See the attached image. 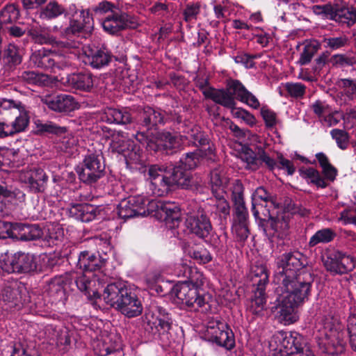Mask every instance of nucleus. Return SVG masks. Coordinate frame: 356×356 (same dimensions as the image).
Segmentation results:
<instances>
[{
	"instance_id": "7",
	"label": "nucleus",
	"mask_w": 356,
	"mask_h": 356,
	"mask_svg": "<svg viewBox=\"0 0 356 356\" xmlns=\"http://www.w3.org/2000/svg\"><path fill=\"white\" fill-rule=\"evenodd\" d=\"M202 284L192 280L189 282H179L172 287V296L177 298L178 304L197 310L207 303L204 296H200L197 291V287Z\"/></svg>"
},
{
	"instance_id": "22",
	"label": "nucleus",
	"mask_w": 356,
	"mask_h": 356,
	"mask_svg": "<svg viewBox=\"0 0 356 356\" xmlns=\"http://www.w3.org/2000/svg\"><path fill=\"white\" fill-rule=\"evenodd\" d=\"M69 213L72 217L82 222H88L102 217L104 214L101 206L90 204H72L69 208Z\"/></svg>"
},
{
	"instance_id": "13",
	"label": "nucleus",
	"mask_w": 356,
	"mask_h": 356,
	"mask_svg": "<svg viewBox=\"0 0 356 356\" xmlns=\"http://www.w3.org/2000/svg\"><path fill=\"white\" fill-rule=\"evenodd\" d=\"M325 269L333 275H343L352 271L356 259L341 251H334L323 259Z\"/></svg>"
},
{
	"instance_id": "30",
	"label": "nucleus",
	"mask_w": 356,
	"mask_h": 356,
	"mask_svg": "<svg viewBox=\"0 0 356 356\" xmlns=\"http://www.w3.org/2000/svg\"><path fill=\"white\" fill-rule=\"evenodd\" d=\"M48 108L55 112L68 113L77 108L75 99L69 95L60 94L47 99L45 102Z\"/></svg>"
},
{
	"instance_id": "55",
	"label": "nucleus",
	"mask_w": 356,
	"mask_h": 356,
	"mask_svg": "<svg viewBox=\"0 0 356 356\" xmlns=\"http://www.w3.org/2000/svg\"><path fill=\"white\" fill-rule=\"evenodd\" d=\"M80 24L83 29V36L86 38L90 35L94 29V22L92 14L89 10H82L80 13Z\"/></svg>"
},
{
	"instance_id": "43",
	"label": "nucleus",
	"mask_w": 356,
	"mask_h": 356,
	"mask_svg": "<svg viewBox=\"0 0 356 356\" xmlns=\"http://www.w3.org/2000/svg\"><path fill=\"white\" fill-rule=\"evenodd\" d=\"M337 236L336 232L332 228H323L317 231L309 239L308 245L315 247L319 243H328L332 242Z\"/></svg>"
},
{
	"instance_id": "39",
	"label": "nucleus",
	"mask_w": 356,
	"mask_h": 356,
	"mask_svg": "<svg viewBox=\"0 0 356 356\" xmlns=\"http://www.w3.org/2000/svg\"><path fill=\"white\" fill-rule=\"evenodd\" d=\"M103 119L108 123L127 124L131 122V115L119 109L108 108L105 110Z\"/></svg>"
},
{
	"instance_id": "61",
	"label": "nucleus",
	"mask_w": 356,
	"mask_h": 356,
	"mask_svg": "<svg viewBox=\"0 0 356 356\" xmlns=\"http://www.w3.org/2000/svg\"><path fill=\"white\" fill-rule=\"evenodd\" d=\"M241 158L247 163L249 168L254 170L258 169V154L257 155L250 148H245L241 154Z\"/></svg>"
},
{
	"instance_id": "50",
	"label": "nucleus",
	"mask_w": 356,
	"mask_h": 356,
	"mask_svg": "<svg viewBox=\"0 0 356 356\" xmlns=\"http://www.w3.org/2000/svg\"><path fill=\"white\" fill-rule=\"evenodd\" d=\"M200 161V154L197 152H192L184 154L177 163L188 171L195 169L199 165Z\"/></svg>"
},
{
	"instance_id": "10",
	"label": "nucleus",
	"mask_w": 356,
	"mask_h": 356,
	"mask_svg": "<svg viewBox=\"0 0 356 356\" xmlns=\"http://www.w3.org/2000/svg\"><path fill=\"white\" fill-rule=\"evenodd\" d=\"M307 264V257L299 251L285 252L276 259V270L273 280L280 279L284 275L292 273L293 275H299L298 271Z\"/></svg>"
},
{
	"instance_id": "45",
	"label": "nucleus",
	"mask_w": 356,
	"mask_h": 356,
	"mask_svg": "<svg viewBox=\"0 0 356 356\" xmlns=\"http://www.w3.org/2000/svg\"><path fill=\"white\" fill-rule=\"evenodd\" d=\"M15 120L10 123L8 127L10 133L13 136L15 134L24 131L28 127L29 123V118L23 106L22 111H19V113L15 115Z\"/></svg>"
},
{
	"instance_id": "62",
	"label": "nucleus",
	"mask_w": 356,
	"mask_h": 356,
	"mask_svg": "<svg viewBox=\"0 0 356 356\" xmlns=\"http://www.w3.org/2000/svg\"><path fill=\"white\" fill-rule=\"evenodd\" d=\"M191 257L197 263L205 264L212 260V256L209 251L206 248H200L193 250L191 252Z\"/></svg>"
},
{
	"instance_id": "4",
	"label": "nucleus",
	"mask_w": 356,
	"mask_h": 356,
	"mask_svg": "<svg viewBox=\"0 0 356 356\" xmlns=\"http://www.w3.org/2000/svg\"><path fill=\"white\" fill-rule=\"evenodd\" d=\"M158 316L152 322L153 314L148 309L145 310L144 315L136 321L138 334L147 341L150 339L154 330L163 342H169V333L172 327V318L168 312L162 307H157Z\"/></svg>"
},
{
	"instance_id": "25",
	"label": "nucleus",
	"mask_w": 356,
	"mask_h": 356,
	"mask_svg": "<svg viewBox=\"0 0 356 356\" xmlns=\"http://www.w3.org/2000/svg\"><path fill=\"white\" fill-rule=\"evenodd\" d=\"M95 77L88 71H82L68 74L66 83L72 89L90 92L94 88Z\"/></svg>"
},
{
	"instance_id": "33",
	"label": "nucleus",
	"mask_w": 356,
	"mask_h": 356,
	"mask_svg": "<svg viewBox=\"0 0 356 356\" xmlns=\"http://www.w3.org/2000/svg\"><path fill=\"white\" fill-rule=\"evenodd\" d=\"M71 279L72 280V291H74V286H76L79 291L84 293L88 298H91L92 297L99 298V293L95 289H93V286L95 285L96 282L95 278H91L83 274L76 276L75 277L71 276Z\"/></svg>"
},
{
	"instance_id": "6",
	"label": "nucleus",
	"mask_w": 356,
	"mask_h": 356,
	"mask_svg": "<svg viewBox=\"0 0 356 356\" xmlns=\"http://www.w3.org/2000/svg\"><path fill=\"white\" fill-rule=\"evenodd\" d=\"M131 289L122 282L108 284L104 290L103 298L107 305L116 307L128 318L134 317V299Z\"/></svg>"
},
{
	"instance_id": "63",
	"label": "nucleus",
	"mask_w": 356,
	"mask_h": 356,
	"mask_svg": "<svg viewBox=\"0 0 356 356\" xmlns=\"http://www.w3.org/2000/svg\"><path fill=\"white\" fill-rule=\"evenodd\" d=\"M42 29L38 27H31L28 31V35L31 37L33 40H35V42L40 44H47L49 42H51V36L49 35L44 34L43 33Z\"/></svg>"
},
{
	"instance_id": "54",
	"label": "nucleus",
	"mask_w": 356,
	"mask_h": 356,
	"mask_svg": "<svg viewBox=\"0 0 356 356\" xmlns=\"http://www.w3.org/2000/svg\"><path fill=\"white\" fill-rule=\"evenodd\" d=\"M204 241L211 245L213 248L218 252H225L227 250L226 245V235L218 236L211 232L207 240Z\"/></svg>"
},
{
	"instance_id": "60",
	"label": "nucleus",
	"mask_w": 356,
	"mask_h": 356,
	"mask_svg": "<svg viewBox=\"0 0 356 356\" xmlns=\"http://www.w3.org/2000/svg\"><path fill=\"white\" fill-rule=\"evenodd\" d=\"M16 198L24 199L25 194L19 189L12 190V187L9 186L4 182L0 183V198Z\"/></svg>"
},
{
	"instance_id": "2",
	"label": "nucleus",
	"mask_w": 356,
	"mask_h": 356,
	"mask_svg": "<svg viewBox=\"0 0 356 356\" xmlns=\"http://www.w3.org/2000/svg\"><path fill=\"white\" fill-rule=\"evenodd\" d=\"M148 215H152L165 222L169 228L173 229L179 226L181 213L180 208L175 203L149 200L141 195L135 196V218Z\"/></svg>"
},
{
	"instance_id": "49",
	"label": "nucleus",
	"mask_w": 356,
	"mask_h": 356,
	"mask_svg": "<svg viewBox=\"0 0 356 356\" xmlns=\"http://www.w3.org/2000/svg\"><path fill=\"white\" fill-rule=\"evenodd\" d=\"M320 49V44L316 41H312L309 43L305 45L300 57L298 60V63L300 65H305L311 62L314 56L317 53Z\"/></svg>"
},
{
	"instance_id": "9",
	"label": "nucleus",
	"mask_w": 356,
	"mask_h": 356,
	"mask_svg": "<svg viewBox=\"0 0 356 356\" xmlns=\"http://www.w3.org/2000/svg\"><path fill=\"white\" fill-rule=\"evenodd\" d=\"M1 268L8 273H30L37 270L36 257L29 252L19 251L7 254L1 263Z\"/></svg>"
},
{
	"instance_id": "16",
	"label": "nucleus",
	"mask_w": 356,
	"mask_h": 356,
	"mask_svg": "<svg viewBox=\"0 0 356 356\" xmlns=\"http://www.w3.org/2000/svg\"><path fill=\"white\" fill-rule=\"evenodd\" d=\"M135 170H137L140 176L145 179L154 181L159 176L165 175L167 168L158 165H153L150 167L147 164V154L143 149L135 143Z\"/></svg>"
},
{
	"instance_id": "12",
	"label": "nucleus",
	"mask_w": 356,
	"mask_h": 356,
	"mask_svg": "<svg viewBox=\"0 0 356 356\" xmlns=\"http://www.w3.org/2000/svg\"><path fill=\"white\" fill-rule=\"evenodd\" d=\"M184 225L190 234L202 240H207L213 231L207 211L201 208L195 213L188 214Z\"/></svg>"
},
{
	"instance_id": "44",
	"label": "nucleus",
	"mask_w": 356,
	"mask_h": 356,
	"mask_svg": "<svg viewBox=\"0 0 356 356\" xmlns=\"http://www.w3.org/2000/svg\"><path fill=\"white\" fill-rule=\"evenodd\" d=\"M11 356H40V352L35 343L25 341L14 346Z\"/></svg>"
},
{
	"instance_id": "18",
	"label": "nucleus",
	"mask_w": 356,
	"mask_h": 356,
	"mask_svg": "<svg viewBox=\"0 0 356 356\" xmlns=\"http://www.w3.org/2000/svg\"><path fill=\"white\" fill-rule=\"evenodd\" d=\"M113 55L104 46H89L84 50L83 62L93 69H102L111 62Z\"/></svg>"
},
{
	"instance_id": "47",
	"label": "nucleus",
	"mask_w": 356,
	"mask_h": 356,
	"mask_svg": "<svg viewBox=\"0 0 356 356\" xmlns=\"http://www.w3.org/2000/svg\"><path fill=\"white\" fill-rule=\"evenodd\" d=\"M163 114L165 115V123L172 122V125L180 133L186 132V129L191 124L188 120H183L182 117L175 111H163Z\"/></svg>"
},
{
	"instance_id": "24",
	"label": "nucleus",
	"mask_w": 356,
	"mask_h": 356,
	"mask_svg": "<svg viewBox=\"0 0 356 356\" xmlns=\"http://www.w3.org/2000/svg\"><path fill=\"white\" fill-rule=\"evenodd\" d=\"M132 17L125 12H113L102 22L104 30L110 34H115L127 29L132 23Z\"/></svg>"
},
{
	"instance_id": "51",
	"label": "nucleus",
	"mask_w": 356,
	"mask_h": 356,
	"mask_svg": "<svg viewBox=\"0 0 356 356\" xmlns=\"http://www.w3.org/2000/svg\"><path fill=\"white\" fill-rule=\"evenodd\" d=\"M118 214L119 217L124 220L134 217V199L129 196L120 201L118 205Z\"/></svg>"
},
{
	"instance_id": "11",
	"label": "nucleus",
	"mask_w": 356,
	"mask_h": 356,
	"mask_svg": "<svg viewBox=\"0 0 356 356\" xmlns=\"http://www.w3.org/2000/svg\"><path fill=\"white\" fill-rule=\"evenodd\" d=\"M100 154H90L86 156L82 165L76 170L79 179L87 184L97 181L104 175L105 165Z\"/></svg>"
},
{
	"instance_id": "52",
	"label": "nucleus",
	"mask_w": 356,
	"mask_h": 356,
	"mask_svg": "<svg viewBox=\"0 0 356 356\" xmlns=\"http://www.w3.org/2000/svg\"><path fill=\"white\" fill-rule=\"evenodd\" d=\"M19 16V11L15 4L5 6L0 12V17L3 24L12 23L16 21Z\"/></svg>"
},
{
	"instance_id": "37",
	"label": "nucleus",
	"mask_w": 356,
	"mask_h": 356,
	"mask_svg": "<svg viewBox=\"0 0 356 356\" xmlns=\"http://www.w3.org/2000/svg\"><path fill=\"white\" fill-rule=\"evenodd\" d=\"M35 134L39 136L55 135L56 136H61L67 131L66 127L60 126L51 121L42 122L37 120L35 122Z\"/></svg>"
},
{
	"instance_id": "59",
	"label": "nucleus",
	"mask_w": 356,
	"mask_h": 356,
	"mask_svg": "<svg viewBox=\"0 0 356 356\" xmlns=\"http://www.w3.org/2000/svg\"><path fill=\"white\" fill-rule=\"evenodd\" d=\"M3 59L7 63L13 65H18L22 61V58L19 54L18 47L12 43L8 44L3 53Z\"/></svg>"
},
{
	"instance_id": "35",
	"label": "nucleus",
	"mask_w": 356,
	"mask_h": 356,
	"mask_svg": "<svg viewBox=\"0 0 356 356\" xmlns=\"http://www.w3.org/2000/svg\"><path fill=\"white\" fill-rule=\"evenodd\" d=\"M55 54V51L42 48L32 55L31 60L38 67L54 70Z\"/></svg>"
},
{
	"instance_id": "5",
	"label": "nucleus",
	"mask_w": 356,
	"mask_h": 356,
	"mask_svg": "<svg viewBox=\"0 0 356 356\" xmlns=\"http://www.w3.org/2000/svg\"><path fill=\"white\" fill-rule=\"evenodd\" d=\"M135 140L138 143L137 146H140L143 149L161 152L167 155L177 153L181 147V139L168 131L160 133L156 141L150 138L149 133L138 131Z\"/></svg>"
},
{
	"instance_id": "20",
	"label": "nucleus",
	"mask_w": 356,
	"mask_h": 356,
	"mask_svg": "<svg viewBox=\"0 0 356 356\" xmlns=\"http://www.w3.org/2000/svg\"><path fill=\"white\" fill-rule=\"evenodd\" d=\"M71 275L54 277L48 283L47 293L53 301L64 304L67 300V291L72 289Z\"/></svg>"
},
{
	"instance_id": "8",
	"label": "nucleus",
	"mask_w": 356,
	"mask_h": 356,
	"mask_svg": "<svg viewBox=\"0 0 356 356\" xmlns=\"http://www.w3.org/2000/svg\"><path fill=\"white\" fill-rule=\"evenodd\" d=\"M313 10L315 14L321 15L324 19L334 20L348 26L356 22V9L353 7H347L339 3H327L314 6Z\"/></svg>"
},
{
	"instance_id": "26",
	"label": "nucleus",
	"mask_w": 356,
	"mask_h": 356,
	"mask_svg": "<svg viewBox=\"0 0 356 356\" xmlns=\"http://www.w3.org/2000/svg\"><path fill=\"white\" fill-rule=\"evenodd\" d=\"M232 199L234 204V222H248V211L243 199V186L238 180L234 186Z\"/></svg>"
},
{
	"instance_id": "56",
	"label": "nucleus",
	"mask_w": 356,
	"mask_h": 356,
	"mask_svg": "<svg viewBox=\"0 0 356 356\" xmlns=\"http://www.w3.org/2000/svg\"><path fill=\"white\" fill-rule=\"evenodd\" d=\"M332 138L335 140L337 146L341 149H346L349 145V134L343 129H334L330 131Z\"/></svg>"
},
{
	"instance_id": "36",
	"label": "nucleus",
	"mask_w": 356,
	"mask_h": 356,
	"mask_svg": "<svg viewBox=\"0 0 356 356\" xmlns=\"http://www.w3.org/2000/svg\"><path fill=\"white\" fill-rule=\"evenodd\" d=\"M23 105L20 101L2 99L0 100V115L2 121L8 122L15 118L19 111H22Z\"/></svg>"
},
{
	"instance_id": "41",
	"label": "nucleus",
	"mask_w": 356,
	"mask_h": 356,
	"mask_svg": "<svg viewBox=\"0 0 356 356\" xmlns=\"http://www.w3.org/2000/svg\"><path fill=\"white\" fill-rule=\"evenodd\" d=\"M250 280L257 288H266L268 283V273L267 268L263 265H256L252 267Z\"/></svg>"
},
{
	"instance_id": "58",
	"label": "nucleus",
	"mask_w": 356,
	"mask_h": 356,
	"mask_svg": "<svg viewBox=\"0 0 356 356\" xmlns=\"http://www.w3.org/2000/svg\"><path fill=\"white\" fill-rule=\"evenodd\" d=\"M339 88L343 90L344 94L350 99H353L356 95V80L350 79H341L337 81Z\"/></svg>"
},
{
	"instance_id": "15",
	"label": "nucleus",
	"mask_w": 356,
	"mask_h": 356,
	"mask_svg": "<svg viewBox=\"0 0 356 356\" xmlns=\"http://www.w3.org/2000/svg\"><path fill=\"white\" fill-rule=\"evenodd\" d=\"M173 186H177L182 189H187L191 191H199L202 188V183L197 179H195L190 172L177 163L172 168H167L165 172Z\"/></svg>"
},
{
	"instance_id": "40",
	"label": "nucleus",
	"mask_w": 356,
	"mask_h": 356,
	"mask_svg": "<svg viewBox=\"0 0 356 356\" xmlns=\"http://www.w3.org/2000/svg\"><path fill=\"white\" fill-rule=\"evenodd\" d=\"M259 201L265 202H270L275 205V197L270 194L265 188L260 186L258 187L252 195V211L253 216L256 219L259 218V212L256 209V206L259 204Z\"/></svg>"
},
{
	"instance_id": "48",
	"label": "nucleus",
	"mask_w": 356,
	"mask_h": 356,
	"mask_svg": "<svg viewBox=\"0 0 356 356\" xmlns=\"http://www.w3.org/2000/svg\"><path fill=\"white\" fill-rule=\"evenodd\" d=\"M154 193L158 196H163L168 193L170 188L173 186L168 174L159 176L158 179L152 181Z\"/></svg>"
},
{
	"instance_id": "38",
	"label": "nucleus",
	"mask_w": 356,
	"mask_h": 356,
	"mask_svg": "<svg viewBox=\"0 0 356 356\" xmlns=\"http://www.w3.org/2000/svg\"><path fill=\"white\" fill-rule=\"evenodd\" d=\"M66 14V9L61 4L55 0H51L44 6L40 8L39 17L42 19L51 20Z\"/></svg>"
},
{
	"instance_id": "29",
	"label": "nucleus",
	"mask_w": 356,
	"mask_h": 356,
	"mask_svg": "<svg viewBox=\"0 0 356 356\" xmlns=\"http://www.w3.org/2000/svg\"><path fill=\"white\" fill-rule=\"evenodd\" d=\"M136 118L147 130L158 125H163L165 124L163 111L160 109L155 110L149 106L138 110Z\"/></svg>"
},
{
	"instance_id": "57",
	"label": "nucleus",
	"mask_w": 356,
	"mask_h": 356,
	"mask_svg": "<svg viewBox=\"0 0 356 356\" xmlns=\"http://www.w3.org/2000/svg\"><path fill=\"white\" fill-rule=\"evenodd\" d=\"M331 63L337 67H352L356 65V58L347 54H336L331 57Z\"/></svg>"
},
{
	"instance_id": "3",
	"label": "nucleus",
	"mask_w": 356,
	"mask_h": 356,
	"mask_svg": "<svg viewBox=\"0 0 356 356\" xmlns=\"http://www.w3.org/2000/svg\"><path fill=\"white\" fill-rule=\"evenodd\" d=\"M206 99H210L218 104L229 109L235 108L236 99L247 104L250 107L257 109L260 104L257 98L248 91L242 83L236 79H231L228 81L226 88L211 90L205 94Z\"/></svg>"
},
{
	"instance_id": "32",
	"label": "nucleus",
	"mask_w": 356,
	"mask_h": 356,
	"mask_svg": "<svg viewBox=\"0 0 356 356\" xmlns=\"http://www.w3.org/2000/svg\"><path fill=\"white\" fill-rule=\"evenodd\" d=\"M209 184L214 197H222L226 194L225 188L228 179L225 177L223 168L220 166L213 169L209 175Z\"/></svg>"
},
{
	"instance_id": "17",
	"label": "nucleus",
	"mask_w": 356,
	"mask_h": 356,
	"mask_svg": "<svg viewBox=\"0 0 356 356\" xmlns=\"http://www.w3.org/2000/svg\"><path fill=\"white\" fill-rule=\"evenodd\" d=\"M259 226L268 238H283L288 235L289 221L285 216L274 218L268 214V219L259 218Z\"/></svg>"
},
{
	"instance_id": "23",
	"label": "nucleus",
	"mask_w": 356,
	"mask_h": 356,
	"mask_svg": "<svg viewBox=\"0 0 356 356\" xmlns=\"http://www.w3.org/2000/svg\"><path fill=\"white\" fill-rule=\"evenodd\" d=\"M209 341L220 346L231 350L235 346V338L232 330L227 325L220 324V327H210L207 330Z\"/></svg>"
},
{
	"instance_id": "53",
	"label": "nucleus",
	"mask_w": 356,
	"mask_h": 356,
	"mask_svg": "<svg viewBox=\"0 0 356 356\" xmlns=\"http://www.w3.org/2000/svg\"><path fill=\"white\" fill-rule=\"evenodd\" d=\"M225 195L222 194V197H215V203L213 204L216 209L215 212L219 215L221 220H227L230 213L229 204L225 199Z\"/></svg>"
},
{
	"instance_id": "21",
	"label": "nucleus",
	"mask_w": 356,
	"mask_h": 356,
	"mask_svg": "<svg viewBox=\"0 0 356 356\" xmlns=\"http://www.w3.org/2000/svg\"><path fill=\"white\" fill-rule=\"evenodd\" d=\"M42 235V229L38 224L12 223L10 238L17 241H35L40 238Z\"/></svg>"
},
{
	"instance_id": "42",
	"label": "nucleus",
	"mask_w": 356,
	"mask_h": 356,
	"mask_svg": "<svg viewBox=\"0 0 356 356\" xmlns=\"http://www.w3.org/2000/svg\"><path fill=\"white\" fill-rule=\"evenodd\" d=\"M323 43L325 48L336 51L349 46L350 40L346 35L339 33L324 38Z\"/></svg>"
},
{
	"instance_id": "28",
	"label": "nucleus",
	"mask_w": 356,
	"mask_h": 356,
	"mask_svg": "<svg viewBox=\"0 0 356 356\" xmlns=\"http://www.w3.org/2000/svg\"><path fill=\"white\" fill-rule=\"evenodd\" d=\"M325 341L324 343L326 352L332 355H338L345 351L346 342L344 332L337 329L330 328L325 333Z\"/></svg>"
},
{
	"instance_id": "19",
	"label": "nucleus",
	"mask_w": 356,
	"mask_h": 356,
	"mask_svg": "<svg viewBox=\"0 0 356 356\" xmlns=\"http://www.w3.org/2000/svg\"><path fill=\"white\" fill-rule=\"evenodd\" d=\"M275 339L278 346L283 348L289 356L291 353H296L308 348L305 339L296 332H280L275 335Z\"/></svg>"
},
{
	"instance_id": "14",
	"label": "nucleus",
	"mask_w": 356,
	"mask_h": 356,
	"mask_svg": "<svg viewBox=\"0 0 356 356\" xmlns=\"http://www.w3.org/2000/svg\"><path fill=\"white\" fill-rule=\"evenodd\" d=\"M300 175L314 184L318 188H325L329 182H333L337 175V169L332 164L322 169V175L314 168L302 167L299 169Z\"/></svg>"
},
{
	"instance_id": "31",
	"label": "nucleus",
	"mask_w": 356,
	"mask_h": 356,
	"mask_svg": "<svg viewBox=\"0 0 356 356\" xmlns=\"http://www.w3.org/2000/svg\"><path fill=\"white\" fill-rule=\"evenodd\" d=\"M181 138H184L186 140H191L197 147H200L205 151L209 153L213 152V148L210 145V139L208 136L202 132L198 126L193 124L192 123L186 129V132L183 133Z\"/></svg>"
},
{
	"instance_id": "46",
	"label": "nucleus",
	"mask_w": 356,
	"mask_h": 356,
	"mask_svg": "<svg viewBox=\"0 0 356 356\" xmlns=\"http://www.w3.org/2000/svg\"><path fill=\"white\" fill-rule=\"evenodd\" d=\"M265 289L266 288H256L254 291V297L248 307L250 312L254 314L259 315L265 308Z\"/></svg>"
},
{
	"instance_id": "27",
	"label": "nucleus",
	"mask_w": 356,
	"mask_h": 356,
	"mask_svg": "<svg viewBox=\"0 0 356 356\" xmlns=\"http://www.w3.org/2000/svg\"><path fill=\"white\" fill-rule=\"evenodd\" d=\"M106 260L99 252L85 250L79 253L76 266L84 271L92 272L101 269L105 266Z\"/></svg>"
},
{
	"instance_id": "34",
	"label": "nucleus",
	"mask_w": 356,
	"mask_h": 356,
	"mask_svg": "<svg viewBox=\"0 0 356 356\" xmlns=\"http://www.w3.org/2000/svg\"><path fill=\"white\" fill-rule=\"evenodd\" d=\"M26 182L29 184L31 190L35 193L44 191L48 177L43 170L34 168L27 173Z\"/></svg>"
},
{
	"instance_id": "1",
	"label": "nucleus",
	"mask_w": 356,
	"mask_h": 356,
	"mask_svg": "<svg viewBox=\"0 0 356 356\" xmlns=\"http://www.w3.org/2000/svg\"><path fill=\"white\" fill-rule=\"evenodd\" d=\"M291 273L273 280L278 286L277 289L282 293L279 299L278 313L280 319L285 325L298 321L297 309L308 300L314 280V275L311 273H300L299 275Z\"/></svg>"
},
{
	"instance_id": "64",
	"label": "nucleus",
	"mask_w": 356,
	"mask_h": 356,
	"mask_svg": "<svg viewBox=\"0 0 356 356\" xmlns=\"http://www.w3.org/2000/svg\"><path fill=\"white\" fill-rule=\"evenodd\" d=\"M62 34L67 38L71 35H83V29L81 26L80 20L71 19L69 26L63 30Z\"/></svg>"
}]
</instances>
